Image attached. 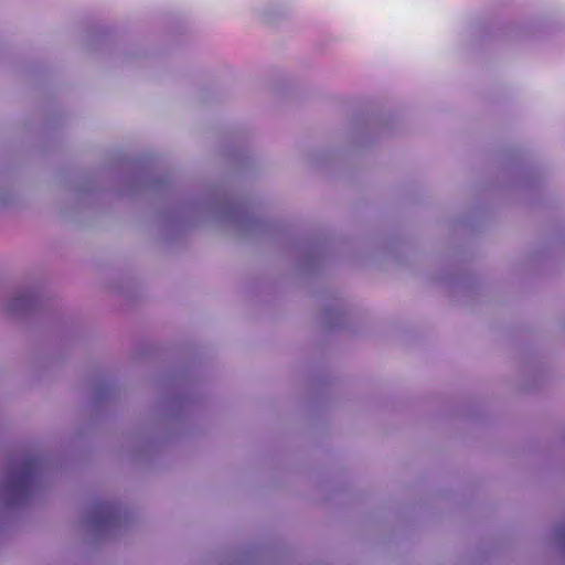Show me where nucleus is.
I'll return each instance as SVG.
<instances>
[{
  "label": "nucleus",
  "instance_id": "1",
  "mask_svg": "<svg viewBox=\"0 0 565 565\" xmlns=\"http://www.w3.org/2000/svg\"><path fill=\"white\" fill-rule=\"evenodd\" d=\"M40 461L36 458H28L10 480V488L15 491H24L29 488L32 478L39 469Z\"/></svg>",
  "mask_w": 565,
  "mask_h": 565
}]
</instances>
